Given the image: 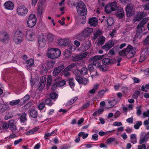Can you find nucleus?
<instances>
[{"label": "nucleus", "instance_id": "6", "mask_svg": "<svg viewBox=\"0 0 149 149\" xmlns=\"http://www.w3.org/2000/svg\"><path fill=\"white\" fill-rule=\"evenodd\" d=\"M17 13L19 16H24L26 15L28 12V10L24 6L22 5L19 6L17 9Z\"/></svg>", "mask_w": 149, "mask_h": 149}, {"label": "nucleus", "instance_id": "44", "mask_svg": "<svg viewBox=\"0 0 149 149\" xmlns=\"http://www.w3.org/2000/svg\"><path fill=\"white\" fill-rule=\"evenodd\" d=\"M47 38L48 41L51 42L54 39V36L52 34L49 33L47 35Z\"/></svg>", "mask_w": 149, "mask_h": 149}, {"label": "nucleus", "instance_id": "32", "mask_svg": "<svg viewBox=\"0 0 149 149\" xmlns=\"http://www.w3.org/2000/svg\"><path fill=\"white\" fill-rule=\"evenodd\" d=\"M51 99H57L58 95V94L54 92H52L49 95Z\"/></svg>", "mask_w": 149, "mask_h": 149}, {"label": "nucleus", "instance_id": "48", "mask_svg": "<svg viewBox=\"0 0 149 149\" xmlns=\"http://www.w3.org/2000/svg\"><path fill=\"white\" fill-rule=\"evenodd\" d=\"M140 93V92L138 91H135L132 95V97L134 99H137Z\"/></svg>", "mask_w": 149, "mask_h": 149}, {"label": "nucleus", "instance_id": "35", "mask_svg": "<svg viewBox=\"0 0 149 149\" xmlns=\"http://www.w3.org/2000/svg\"><path fill=\"white\" fill-rule=\"evenodd\" d=\"M37 15L39 16H40L43 12V8L42 6H38V7L37 9Z\"/></svg>", "mask_w": 149, "mask_h": 149}, {"label": "nucleus", "instance_id": "61", "mask_svg": "<svg viewBox=\"0 0 149 149\" xmlns=\"http://www.w3.org/2000/svg\"><path fill=\"white\" fill-rule=\"evenodd\" d=\"M107 43V45H108L111 47H113L114 44V42L112 40H110L109 41L106 42Z\"/></svg>", "mask_w": 149, "mask_h": 149}, {"label": "nucleus", "instance_id": "31", "mask_svg": "<svg viewBox=\"0 0 149 149\" xmlns=\"http://www.w3.org/2000/svg\"><path fill=\"white\" fill-rule=\"evenodd\" d=\"M45 103L46 105L49 106H51L53 104V102L50 98H47L45 100Z\"/></svg>", "mask_w": 149, "mask_h": 149}, {"label": "nucleus", "instance_id": "58", "mask_svg": "<svg viewBox=\"0 0 149 149\" xmlns=\"http://www.w3.org/2000/svg\"><path fill=\"white\" fill-rule=\"evenodd\" d=\"M9 127V124H8L7 123L5 122L3 123L2 128L3 129H7Z\"/></svg>", "mask_w": 149, "mask_h": 149}, {"label": "nucleus", "instance_id": "8", "mask_svg": "<svg viewBox=\"0 0 149 149\" xmlns=\"http://www.w3.org/2000/svg\"><path fill=\"white\" fill-rule=\"evenodd\" d=\"M26 37L28 40L32 41L35 38V32L34 31L31 29L27 31L26 33Z\"/></svg>", "mask_w": 149, "mask_h": 149}, {"label": "nucleus", "instance_id": "11", "mask_svg": "<svg viewBox=\"0 0 149 149\" xmlns=\"http://www.w3.org/2000/svg\"><path fill=\"white\" fill-rule=\"evenodd\" d=\"M134 6L132 4H129L126 6L125 10L127 14L129 13L130 15L134 14L135 13V9Z\"/></svg>", "mask_w": 149, "mask_h": 149}, {"label": "nucleus", "instance_id": "36", "mask_svg": "<svg viewBox=\"0 0 149 149\" xmlns=\"http://www.w3.org/2000/svg\"><path fill=\"white\" fill-rule=\"evenodd\" d=\"M55 62L53 61H47V64L48 66L50 68H52L54 65Z\"/></svg>", "mask_w": 149, "mask_h": 149}, {"label": "nucleus", "instance_id": "46", "mask_svg": "<svg viewBox=\"0 0 149 149\" xmlns=\"http://www.w3.org/2000/svg\"><path fill=\"white\" fill-rule=\"evenodd\" d=\"M144 45L147 46L149 44V35H148L143 42Z\"/></svg>", "mask_w": 149, "mask_h": 149}, {"label": "nucleus", "instance_id": "37", "mask_svg": "<svg viewBox=\"0 0 149 149\" xmlns=\"http://www.w3.org/2000/svg\"><path fill=\"white\" fill-rule=\"evenodd\" d=\"M30 97V95L29 94L26 95L24 97L23 100V104H24L25 103L27 102ZM21 103H22V102H21Z\"/></svg>", "mask_w": 149, "mask_h": 149}, {"label": "nucleus", "instance_id": "17", "mask_svg": "<svg viewBox=\"0 0 149 149\" xmlns=\"http://www.w3.org/2000/svg\"><path fill=\"white\" fill-rule=\"evenodd\" d=\"M118 103V101L115 99L112 98L109 100L108 102L109 106L107 108H110L114 107Z\"/></svg>", "mask_w": 149, "mask_h": 149}, {"label": "nucleus", "instance_id": "12", "mask_svg": "<svg viewBox=\"0 0 149 149\" xmlns=\"http://www.w3.org/2000/svg\"><path fill=\"white\" fill-rule=\"evenodd\" d=\"M5 9L7 10H12L14 7L13 3L10 1L6 2L4 4Z\"/></svg>", "mask_w": 149, "mask_h": 149}, {"label": "nucleus", "instance_id": "56", "mask_svg": "<svg viewBox=\"0 0 149 149\" xmlns=\"http://www.w3.org/2000/svg\"><path fill=\"white\" fill-rule=\"evenodd\" d=\"M58 86V83H55L52 84L51 89L52 91H54L56 90V88Z\"/></svg>", "mask_w": 149, "mask_h": 149}, {"label": "nucleus", "instance_id": "21", "mask_svg": "<svg viewBox=\"0 0 149 149\" xmlns=\"http://www.w3.org/2000/svg\"><path fill=\"white\" fill-rule=\"evenodd\" d=\"M90 47V45L87 44L86 43H85L82 44L79 49L80 50L84 52L88 49Z\"/></svg>", "mask_w": 149, "mask_h": 149}, {"label": "nucleus", "instance_id": "7", "mask_svg": "<svg viewBox=\"0 0 149 149\" xmlns=\"http://www.w3.org/2000/svg\"><path fill=\"white\" fill-rule=\"evenodd\" d=\"M9 40L8 35L4 32L0 33V41L5 43H7Z\"/></svg>", "mask_w": 149, "mask_h": 149}, {"label": "nucleus", "instance_id": "26", "mask_svg": "<svg viewBox=\"0 0 149 149\" xmlns=\"http://www.w3.org/2000/svg\"><path fill=\"white\" fill-rule=\"evenodd\" d=\"M130 142L133 144H135L137 142V138L136 134H132L130 135Z\"/></svg>", "mask_w": 149, "mask_h": 149}, {"label": "nucleus", "instance_id": "2", "mask_svg": "<svg viewBox=\"0 0 149 149\" xmlns=\"http://www.w3.org/2000/svg\"><path fill=\"white\" fill-rule=\"evenodd\" d=\"M136 49L135 48L130 45H128L127 47L120 51L118 54L121 56H126L130 58H132L135 55L136 52Z\"/></svg>", "mask_w": 149, "mask_h": 149}, {"label": "nucleus", "instance_id": "18", "mask_svg": "<svg viewBox=\"0 0 149 149\" xmlns=\"http://www.w3.org/2000/svg\"><path fill=\"white\" fill-rule=\"evenodd\" d=\"M58 44L60 46H66L68 45L69 41L66 39H59L58 41Z\"/></svg>", "mask_w": 149, "mask_h": 149}, {"label": "nucleus", "instance_id": "19", "mask_svg": "<svg viewBox=\"0 0 149 149\" xmlns=\"http://www.w3.org/2000/svg\"><path fill=\"white\" fill-rule=\"evenodd\" d=\"M114 60L113 59L111 60L110 59L108 58H105L103 59L102 62L103 64L109 65L114 63Z\"/></svg>", "mask_w": 149, "mask_h": 149}, {"label": "nucleus", "instance_id": "40", "mask_svg": "<svg viewBox=\"0 0 149 149\" xmlns=\"http://www.w3.org/2000/svg\"><path fill=\"white\" fill-rule=\"evenodd\" d=\"M65 66L63 64L61 65L54 69L56 71L58 72V73H59L64 68Z\"/></svg>", "mask_w": 149, "mask_h": 149}, {"label": "nucleus", "instance_id": "3", "mask_svg": "<svg viewBox=\"0 0 149 149\" xmlns=\"http://www.w3.org/2000/svg\"><path fill=\"white\" fill-rule=\"evenodd\" d=\"M61 52L57 48H48L46 54L47 56L51 59L56 58L61 55Z\"/></svg>", "mask_w": 149, "mask_h": 149}, {"label": "nucleus", "instance_id": "64", "mask_svg": "<svg viewBox=\"0 0 149 149\" xmlns=\"http://www.w3.org/2000/svg\"><path fill=\"white\" fill-rule=\"evenodd\" d=\"M146 148V145L145 144H142V145L138 146V149H145Z\"/></svg>", "mask_w": 149, "mask_h": 149}, {"label": "nucleus", "instance_id": "27", "mask_svg": "<svg viewBox=\"0 0 149 149\" xmlns=\"http://www.w3.org/2000/svg\"><path fill=\"white\" fill-rule=\"evenodd\" d=\"M26 63L27 64L26 67L28 68L29 67L32 66L34 63V61L33 59L31 58L26 61Z\"/></svg>", "mask_w": 149, "mask_h": 149}, {"label": "nucleus", "instance_id": "55", "mask_svg": "<svg viewBox=\"0 0 149 149\" xmlns=\"http://www.w3.org/2000/svg\"><path fill=\"white\" fill-rule=\"evenodd\" d=\"M107 24L109 26H111L113 24V19L112 18L109 17L107 20Z\"/></svg>", "mask_w": 149, "mask_h": 149}, {"label": "nucleus", "instance_id": "42", "mask_svg": "<svg viewBox=\"0 0 149 149\" xmlns=\"http://www.w3.org/2000/svg\"><path fill=\"white\" fill-rule=\"evenodd\" d=\"M141 106H138L136 107L137 109L136 112V115L138 116H140L142 113V111L141 110Z\"/></svg>", "mask_w": 149, "mask_h": 149}, {"label": "nucleus", "instance_id": "45", "mask_svg": "<svg viewBox=\"0 0 149 149\" xmlns=\"http://www.w3.org/2000/svg\"><path fill=\"white\" fill-rule=\"evenodd\" d=\"M100 70L102 71H105L107 69V65L104 64H103L99 67Z\"/></svg>", "mask_w": 149, "mask_h": 149}, {"label": "nucleus", "instance_id": "54", "mask_svg": "<svg viewBox=\"0 0 149 149\" xmlns=\"http://www.w3.org/2000/svg\"><path fill=\"white\" fill-rule=\"evenodd\" d=\"M115 138L112 137H110L107 139V142L108 144H111L113 142L115 141Z\"/></svg>", "mask_w": 149, "mask_h": 149}, {"label": "nucleus", "instance_id": "47", "mask_svg": "<svg viewBox=\"0 0 149 149\" xmlns=\"http://www.w3.org/2000/svg\"><path fill=\"white\" fill-rule=\"evenodd\" d=\"M147 141L145 139L143 136H141L140 137V140L139 142V143L140 144H142L145 142H146Z\"/></svg>", "mask_w": 149, "mask_h": 149}, {"label": "nucleus", "instance_id": "60", "mask_svg": "<svg viewBox=\"0 0 149 149\" xmlns=\"http://www.w3.org/2000/svg\"><path fill=\"white\" fill-rule=\"evenodd\" d=\"M45 107V104L44 103H40L38 106V108L40 110H42Z\"/></svg>", "mask_w": 149, "mask_h": 149}, {"label": "nucleus", "instance_id": "25", "mask_svg": "<svg viewBox=\"0 0 149 149\" xmlns=\"http://www.w3.org/2000/svg\"><path fill=\"white\" fill-rule=\"evenodd\" d=\"M38 40L40 46H42L44 45V42L45 41V40L43 36H39Z\"/></svg>", "mask_w": 149, "mask_h": 149}, {"label": "nucleus", "instance_id": "16", "mask_svg": "<svg viewBox=\"0 0 149 149\" xmlns=\"http://www.w3.org/2000/svg\"><path fill=\"white\" fill-rule=\"evenodd\" d=\"M116 15L119 19L123 17L124 16V12L123 8H120L118 9L116 13Z\"/></svg>", "mask_w": 149, "mask_h": 149}, {"label": "nucleus", "instance_id": "1", "mask_svg": "<svg viewBox=\"0 0 149 149\" xmlns=\"http://www.w3.org/2000/svg\"><path fill=\"white\" fill-rule=\"evenodd\" d=\"M77 12L79 17V21L81 24H84L86 22L85 15L87 13V11L86 5L82 1H80L77 3L76 6Z\"/></svg>", "mask_w": 149, "mask_h": 149}, {"label": "nucleus", "instance_id": "23", "mask_svg": "<svg viewBox=\"0 0 149 149\" xmlns=\"http://www.w3.org/2000/svg\"><path fill=\"white\" fill-rule=\"evenodd\" d=\"M105 38L103 36H100L98 38L97 42V44L99 45H103L105 42Z\"/></svg>", "mask_w": 149, "mask_h": 149}, {"label": "nucleus", "instance_id": "62", "mask_svg": "<svg viewBox=\"0 0 149 149\" xmlns=\"http://www.w3.org/2000/svg\"><path fill=\"white\" fill-rule=\"evenodd\" d=\"M133 118L132 117L126 119V121L128 123L132 124L133 122Z\"/></svg>", "mask_w": 149, "mask_h": 149}, {"label": "nucleus", "instance_id": "41", "mask_svg": "<svg viewBox=\"0 0 149 149\" xmlns=\"http://www.w3.org/2000/svg\"><path fill=\"white\" fill-rule=\"evenodd\" d=\"M74 79L73 78H70L68 80V83L70 87L72 88L74 86V84L73 82Z\"/></svg>", "mask_w": 149, "mask_h": 149}, {"label": "nucleus", "instance_id": "15", "mask_svg": "<svg viewBox=\"0 0 149 149\" xmlns=\"http://www.w3.org/2000/svg\"><path fill=\"white\" fill-rule=\"evenodd\" d=\"M29 116L32 118H36L37 117L38 113L37 110L34 109H30L29 111Z\"/></svg>", "mask_w": 149, "mask_h": 149}, {"label": "nucleus", "instance_id": "13", "mask_svg": "<svg viewBox=\"0 0 149 149\" xmlns=\"http://www.w3.org/2000/svg\"><path fill=\"white\" fill-rule=\"evenodd\" d=\"M93 31V29L92 28H87L83 31L82 34L84 37H89Z\"/></svg>", "mask_w": 149, "mask_h": 149}, {"label": "nucleus", "instance_id": "33", "mask_svg": "<svg viewBox=\"0 0 149 149\" xmlns=\"http://www.w3.org/2000/svg\"><path fill=\"white\" fill-rule=\"evenodd\" d=\"M9 125L11 130H16V127L13 122H9Z\"/></svg>", "mask_w": 149, "mask_h": 149}, {"label": "nucleus", "instance_id": "39", "mask_svg": "<svg viewBox=\"0 0 149 149\" xmlns=\"http://www.w3.org/2000/svg\"><path fill=\"white\" fill-rule=\"evenodd\" d=\"M142 125V122L140 121H138L136 122V124L134 125V128L135 129H138Z\"/></svg>", "mask_w": 149, "mask_h": 149}, {"label": "nucleus", "instance_id": "43", "mask_svg": "<svg viewBox=\"0 0 149 149\" xmlns=\"http://www.w3.org/2000/svg\"><path fill=\"white\" fill-rule=\"evenodd\" d=\"M41 72L42 73H47L48 71L47 68L44 65H42L41 68Z\"/></svg>", "mask_w": 149, "mask_h": 149}, {"label": "nucleus", "instance_id": "59", "mask_svg": "<svg viewBox=\"0 0 149 149\" xmlns=\"http://www.w3.org/2000/svg\"><path fill=\"white\" fill-rule=\"evenodd\" d=\"M109 91L108 89L105 88L104 89H102L99 92V93L100 95H104V93L106 92Z\"/></svg>", "mask_w": 149, "mask_h": 149}, {"label": "nucleus", "instance_id": "63", "mask_svg": "<svg viewBox=\"0 0 149 149\" xmlns=\"http://www.w3.org/2000/svg\"><path fill=\"white\" fill-rule=\"evenodd\" d=\"M90 105L89 102H88L84 104L82 106L81 108L82 109H85L88 107Z\"/></svg>", "mask_w": 149, "mask_h": 149}, {"label": "nucleus", "instance_id": "50", "mask_svg": "<svg viewBox=\"0 0 149 149\" xmlns=\"http://www.w3.org/2000/svg\"><path fill=\"white\" fill-rule=\"evenodd\" d=\"M58 86L61 87L65 85L66 84V81L64 80H63L57 83Z\"/></svg>", "mask_w": 149, "mask_h": 149}, {"label": "nucleus", "instance_id": "51", "mask_svg": "<svg viewBox=\"0 0 149 149\" xmlns=\"http://www.w3.org/2000/svg\"><path fill=\"white\" fill-rule=\"evenodd\" d=\"M36 20V16L33 14H31L29 15L28 20Z\"/></svg>", "mask_w": 149, "mask_h": 149}, {"label": "nucleus", "instance_id": "57", "mask_svg": "<svg viewBox=\"0 0 149 149\" xmlns=\"http://www.w3.org/2000/svg\"><path fill=\"white\" fill-rule=\"evenodd\" d=\"M87 54L88 53L86 52L80 54L79 56L81 60L85 58Z\"/></svg>", "mask_w": 149, "mask_h": 149}, {"label": "nucleus", "instance_id": "28", "mask_svg": "<svg viewBox=\"0 0 149 149\" xmlns=\"http://www.w3.org/2000/svg\"><path fill=\"white\" fill-rule=\"evenodd\" d=\"M27 114L25 112L22 113L19 118L20 122L21 123H24L27 120L26 118Z\"/></svg>", "mask_w": 149, "mask_h": 149}, {"label": "nucleus", "instance_id": "49", "mask_svg": "<svg viewBox=\"0 0 149 149\" xmlns=\"http://www.w3.org/2000/svg\"><path fill=\"white\" fill-rule=\"evenodd\" d=\"M111 10L110 9V7H109V5H107L105 7V12L106 13L109 14L110 13L111 11Z\"/></svg>", "mask_w": 149, "mask_h": 149}, {"label": "nucleus", "instance_id": "29", "mask_svg": "<svg viewBox=\"0 0 149 149\" xmlns=\"http://www.w3.org/2000/svg\"><path fill=\"white\" fill-rule=\"evenodd\" d=\"M36 20H28L27 21V24L28 26L30 28L33 27L36 24Z\"/></svg>", "mask_w": 149, "mask_h": 149}, {"label": "nucleus", "instance_id": "52", "mask_svg": "<svg viewBox=\"0 0 149 149\" xmlns=\"http://www.w3.org/2000/svg\"><path fill=\"white\" fill-rule=\"evenodd\" d=\"M72 60L73 61H76L81 60L79 55H76L74 56H72Z\"/></svg>", "mask_w": 149, "mask_h": 149}, {"label": "nucleus", "instance_id": "20", "mask_svg": "<svg viewBox=\"0 0 149 149\" xmlns=\"http://www.w3.org/2000/svg\"><path fill=\"white\" fill-rule=\"evenodd\" d=\"M148 55L146 54V52L144 50L141 52L140 55L139 59V61L142 62L145 60L147 58V56Z\"/></svg>", "mask_w": 149, "mask_h": 149}, {"label": "nucleus", "instance_id": "14", "mask_svg": "<svg viewBox=\"0 0 149 149\" xmlns=\"http://www.w3.org/2000/svg\"><path fill=\"white\" fill-rule=\"evenodd\" d=\"M88 23L91 26L95 27L97 24V18L93 17L90 18L89 20Z\"/></svg>", "mask_w": 149, "mask_h": 149}, {"label": "nucleus", "instance_id": "24", "mask_svg": "<svg viewBox=\"0 0 149 149\" xmlns=\"http://www.w3.org/2000/svg\"><path fill=\"white\" fill-rule=\"evenodd\" d=\"M80 0H67V4L70 6H75L76 3Z\"/></svg>", "mask_w": 149, "mask_h": 149}, {"label": "nucleus", "instance_id": "4", "mask_svg": "<svg viewBox=\"0 0 149 149\" xmlns=\"http://www.w3.org/2000/svg\"><path fill=\"white\" fill-rule=\"evenodd\" d=\"M24 33L22 31L18 30L14 34L13 41L16 44H19L23 41Z\"/></svg>", "mask_w": 149, "mask_h": 149}, {"label": "nucleus", "instance_id": "22", "mask_svg": "<svg viewBox=\"0 0 149 149\" xmlns=\"http://www.w3.org/2000/svg\"><path fill=\"white\" fill-rule=\"evenodd\" d=\"M109 5L110 7V9L112 11H115L118 9L116 1L109 3Z\"/></svg>", "mask_w": 149, "mask_h": 149}, {"label": "nucleus", "instance_id": "5", "mask_svg": "<svg viewBox=\"0 0 149 149\" xmlns=\"http://www.w3.org/2000/svg\"><path fill=\"white\" fill-rule=\"evenodd\" d=\"M104 56V55H96L90 58L89 61L91 62L93 61V65L99 68V67L101 65L100 62L99 60L102 59Z\"/></svg>", "mask_w": 149, "mask_h": 149}, {"label": "nucleus", "instance_id": "34", "mask_svg": "<svg viewBox=\"0 0 149 149\" xmlns=\"http://www.w3.org/2000/svg\"><path fill=\"white\" fill-rule=\"evenodd\" d=\"M20 100L19 99L13 100L10 102L9 104L11 105L14 106L20 102Z\"/></svg>", "mask_w": 149, "mask_h": 149}, {"label": "nucleus", "instance_id": "30", "mask_svg": "<svg viewBox=\"0 0 149 149\" xmlns=\"http://www.w3.org/2000/svg\"><path fill=\"white\" fill-rule=\"evenodd\" d=\"M102 34V31L98 29L96 32L94 33L93 40H95Z\"/></svg>", "mask_w": 149, "mask_h": 149}, {"label": "nucleus", "instance_id": "53", "mask_svg": "<svg viewBox=\"0 0 149 149\" xmlns=\"http://www.w3.org/2000/svg\"><path fill=\"white\" fill-rule=\"evenodd\" d=\"M111 47L109 45H107V43H106L105 45L102 47V49L105 50L106 51H107Z\"/></svg>", "mask_w": 149, "mask_h": 149}, {"label": "nucleus", "instance_id": "38", "mask_svg": "<svg viewBox=\"0 0 149 149\" xmlns=\"http://www.w3.org/2000/svg\"><path fill=\"white\" fill-rule=\"evenodd\" d=\"M88 69L87 68L85 67L82 68L80 70V74L81 75H85L87 74Z\"/></svg>", "mask_w": 149, "mask_h": 149}, {"label": "nucleus", "instance_id": "9", "mask_svg": "<svg viewBox=\"0 0 149 149\" xmlns=\"http://www.w3.org/2000/svg\"><path fill=\"white\" fill-rule=\"evenodd\" d=\"M75 79L79 84L86 85L88 84L89 82V80L88 79L85 77L83 78L80 76H76Z\"/></svg>", "mask_w": 149, "mask_h": 149}, {"label": "nucleus", "instance_id": "10", "mask_svg": "<svg viewBox=\"0 0 149 149\" xmlns=\"http://www.w3.org/2000/svg\"><path fill=\"white\" fill-rule=\"evenodd\" d=\"M147 13L146 12L142 11L138 12L135 17H134V20L135 22L139 21L144 17L146 16Z\"/></svg>", "mask_w": 149, "mask_h": 149}]
</instances>
